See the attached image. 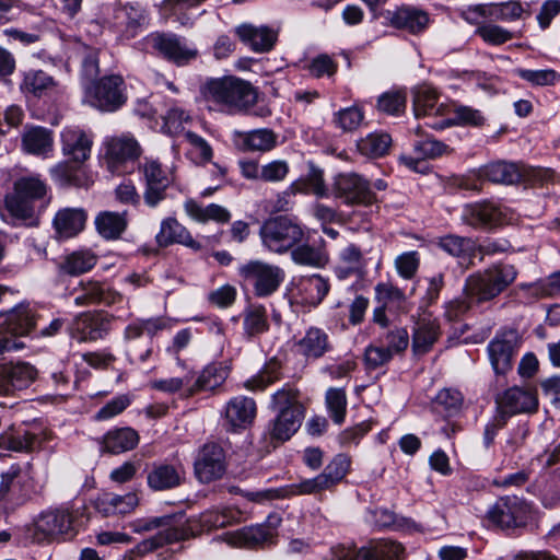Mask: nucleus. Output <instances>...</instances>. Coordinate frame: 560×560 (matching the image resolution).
Segmentation results:
<instances>
[{
  "label": "nucleus",
  "mask_w": 560,
  "mask_h": 560,
  "mask_svg": "<svg viewBox=\"0 0 560 560\" xmlns=\"http://www.w3.org/2000/svg\"><path fill=\"white\" fill-rule=\"evenodd\" d=\"M202 94L229 114L247 113L257 102L255 88L235 77L209 80L202 88Z\"/></svg>",
  "instance_id": "obj_1"
},
{
  "label": "nucleus",
  "mask_w": 560,
  "mask_h": 560,
  "mask_svg": "<svg viewBox=\"0 0 560 560\" xmlns=\"http://www.w3.org/2000/svg\"><path fill=\"white\" fill-rule=\"evenodd\" d=\"M182 517V515L177 514H167L163 516L138 518L130 522L129 527L136 534L159 529L154 536L139 542L135 551L139 555H145L165 545L185 540L188 534L179 524Z\"/></svg>",
  "instance_id": "obj_2"
},
{
  "label": "nucleus",
  "mask_w": 560,
  "mask_h": 560,
  "mask_svg": "<svg viewBox=\"0 0 560 560\" xmlns=\"http://www.w3.org/2000/svg\"><path fill=\"white\" fill-rule=\"evenodd\" d=\"M517 270L510 264H497L466 279L464 291L477 303L491 301L516 279Z\"/></svg>",
  "instance_id": "obj_3"
},
{
  "label": "nucleus",
  "mask_w": 560,
  "mask_h": 560,
  "mask_svg": "<svg viewBox=\"0 0 560 560\" xmlns=\"http://www.w3.org/2000/svg\"><path fill=\"white\" fill-rule=\"evenodd\" d=\"M479 176L489 182L503 185L518 183L544 184L552 180L553 172L550 168L498 161L483 166L479 172Z\"/></svg>",
  "instance_id": "obj_4"
},
{
  "label": "nucleus",
  "mask_w": 560,
  "mask_h": 560,
  "mask_svg": "<svg viewBox=\"0 0 560 560\" xmlns=\"http://www.w3.org/2000/svg\"><path fill=\"white\" fill-rule=\"evenodd\" d=\"M259 236L268 250L283 254L302 241L304 232L295 220L287 215H279L262 223Z\"/></svg>",
  "instance_id": "obj_5"
},
{
  "label": "nucleus",
  "mask_w": 560,
  "mask_h": 560,
  "mask_svg": "<svg viewBox=\"0 0 560 560\" xmlns=\"http://www.w3.org/2000/svg\"><path fill=\"white\" fill-rule=\"evenodd\" d=\"M238 275L253 288L257 298L272 295L285 279V271L280 266L259 259H252L241 265Z\"/></svg>",
  "instance_id": "obj_6"
},
{
  "label": "nucleus",
  "mask_w": 560,
  "mask_h": 560,
  "mask_svg": "<svg viewBox=\"0 0 560 560\" xmlns=\"http://www.w3.org/2000/svg\"><path fill=\"white\" fill-rule=\"evenodd\" d=\"M46 194L47 186L39 177H21L15 180L13 192L5 198L7 209L13 217L30 219L34 214V202Z\"/></svg>",
  "instance_id": "obj_7"
},
{
  "label": "nucleus",
  "mask_w": 560,
  "mask_h": 560,
  "mask_svg": "<svg viewBox=\"0 0 560 560\" xmlns=\"http://www.w3.org/2000/svg\"><path fill=\"white\" fill-rule=\"evenodd\" d=\"M530 505L515 495L499 498L487 511L486 520L501 529L526 526L530 517Z\"/></svg>",
  "instance_id": "obj_8"
},
{
  "label": "nucleus",
  "mask_w": 560,
  "mask_h": 560,
  "mask_svg": "<svg viewBox=\"0 0 560 560\" xmlns=\"http://www.w3.org/2000/svg\"><path fill=\"white\" fill-rule=\"evenodd\" d=\"M350 467L351 457L343 453L337 454L320 474L298 482L301 495H317L324 491H332L349 474Z\"/></svg>",
  "instance_id": "obj_9"
},
{
  "label": "nucleus",
  "mask_w": 560,
  "mask_h": 560,
  "mask_svg": "<svg viewBox=\"0 0 560 560\" xmlns=\"http://www.w3.org/2000/svg\"><path fill=\"white\" fill-rule=\"evenodd\" d=\"M332 192L347 206L369 207L377 201L368 179L357 173H341L335 177Z\"/></svg>",
  "instance_id": "obj_10"
},
{
  "label": "nucleus",
  "mask_w": 560,
  "mask_h": 560,
  "mask_svg": "<svg viewBox=\"0 0 560 560\" xmlns=\"http://www.w3.org/2000/svg\"><path fill=\"white\" fill-rule=\"evenodd\" d=\"M28 472L19 464L0 472V509L8 511L23 504L30 493Z\"/></svg>",
  "instance_id": "obj_11"
},
{
  "label": "nucleus",
  "mask_w": 560,
  "mask_h": 560,
  "mask_svg": "<svg viewBox=\"0 0 560 560\" xmlns=\"http://www.w3.org/2000/svg\"><path fill=\"white\" fill-rule=\"evenodd\" d=\"M520 346L521 337L515 329L501 330L490 340L487 352L497 375H505L512 370Z\"/></svg>",
  "instance_id": "obj_12"
},
{
  "label": "nucleus",
  "mask_w": 560,
  "mask_h": 560,
  "mask_svg": "<svg viewBox=\"0 0 560 560\" xmlns=\"http://www.w3.org/2000/svg\"><path fill=\"white\" fill-rule=\"evenodd\" d=\"M139 168L145 183L144 202L150 208H154L166 198V189L175 183L174 170L165 171L156 160L152 159H145Z\"/></svg>",
  "instance_id": "obj_13"
},
{
  "label": "nucleus",
  "mask_w": 560,
  "mask_h": 560,
  "mask_svg": "<svg viewBox=\"0 0 560 560\" xmlns=\"http://www.w3.org/2000/svg\"><path fill=\"white\" fill-rule=\"evenodd\" d=\"M86 96L100 110L114 112L126 102L124 80L120 75L104 77L88 88Z\"/></svg>",
  "instance_id": "obj_14"
},
{
  "label": "nucleus",
  "mask_w": 560,
  "mask_h": 560,
  "mask_svg": "<svg viewBox=\"0 0 560 560\" xmlns=\"http://www.w3.org/2000/svg\"><path fill=\"white\" fill-rule=\"evenodd\" d=\"M72 515L68 510L58 509L42 513L27 528L28 536L36 542L50 541L68 533Z\"/></svg>",
  "instance_id": "obj_15"
},
{
  "label": "nucleus",
  "mask_w": 560,
  "mask_h": 560,
  "mask_svg": "<svg viewBox=\"0 0 560 560\" xmlns=\"http://www.w3.org/2000/svg\"><path fill=\"white\" fill-rule=\"evenodd\" d=\"M72 294L74 295L73 302L79 307L94 304L112 306L124 301L120 292L96 280H81L79 285L73 289Z\"/></svg>",
  "instance_id": "obj_16"
},
{
  "label": "nucleus",
  "mask_w": 560,
  "mask_h": 560,
  "mask_svg": "<svg viewBox=\"0 0 560 560\" xmlns=\"http://www.w3.org/2000/svg\"><path fill=\"white\" fill-rule=\"evenodd\" d=\"M404 548L392 540L372 541L357 551L338 547L332 553L338 560H400Z\"/></svg>",
  "instance_id": "obj_17"
},
{
  "label": "nucleus",
  "mask_w": 560,
  "mask_h": 560,
  "mask_svg": "<svg viewBox=\"0 0 560 560\" xmlns=\"http://www.w3.org/2000/svg\"><path fill=\"white\" fill-rule=\"evenodd\" d=\"M226 469L223 447L214 442L207 443L195 463V474L199 481L208 483L220 479Z\"/></svg>",
  "instance_id": "obj_18"
},
{
  "label": "nucleus",
  "mask_w": 560,
  "mask_h": 560,
  "mask_svg": "<svg viewBox=\"0 0 560 560\" xmlns=\"http://www.w3.org/2000/svg\"><path fill=\"white\" fill-rule=\"evenodd\" d=\"M141 149L131 136H120L109 139L106 143V160L112 172L122 174L126 165L133 163L140 156Z\"/></svg>",
  "instance_id": "obj_19"
},
{
  "label": "nucleus",
  "mask_w": 560,
  "mask_h": 560,
  "mask_svg": "<svg viewBox=\"0 0 560 560\" xmlns=\"http://www.w3.org/2000/svg\"><path fill=\"white\" fill-rule=\"evenodd\" d=\"M499 412L511 417L518 413H533L538 408V397L534 388L518 386L506 389L495 399Z\"/></svg>",
  "instance_id": "obj_20"
},
{
  "label": "nucleus",
  "mask_w": 560,
  "mask_h": 560,
  "mask_svg": "<svg viewBox=\"0 0 560 560\" xmlns=\"http://www.w3.org/2000/svg\"><path fill=\"white\" fill-rule=\"evenodd\" d=\"M463 221L476 229H492L509 222L506 209L492 202L466 205Z\"/></svg>",
  "instance_id": "obj_21"
},
{
  "label": "nucleus",
  "mask_w": 560,
  "mask_h": 560,
  "mask_svg": "<svg viewBox=\"0 0 560 560\" xmlns=\"http://www.w3.org/2000/svg\"><path fill=\"white\" fill-rule=\"evenodd\" d=\"M110 318L102 312H86L78 315L71 326V336L80 342L104 338L110 329Z\"/></svg>",
  "instance_id": "obj_22"
},
{
  "label": "nucleus",
  "mask_w": 560,
  "mask_h": 560,
  "mask_svg": "<svg viewBox=\"0 0 560 560\" xmlns=\"http://www.w3.org/2000/svg\"><path fill=\"white\" fill-rule=\"evenodd\" d=\"M36 369L25 362L0 365V396L27 388L36 378Z\"/></svg>",
  "instance_id": "obj_23"
},
{
  "label": "nucleus",
  "mask_w": 560,
  "mask_h": 560,
  "mask_svg": "<svg viewBox=\"0 0 560 560\" xmlns=\"http://www.w3.org/2000/svg\"><path fill=\"white\" fill-rule=\"evenodd\" d=\"M240 40L257 54L269 52L278 40V32L269 26L243 23L235 27Z\"/></svg>",
  "instance_id": "obj_24"
},
{
  "label": "nucleus",
  "mask_w": 560,
  "mask_h": 560,
  "mask_svg": "<svg viewBox=\"0 0 560 560\" xmlns=\"http://www.w3.org/2000/svg\"><path fill=\"white\" fill-rule=\"evenodd\" d=\"M156 242L160 246H168L178 243L194 250H201L210 244V237H202L200 241L192 238L190 233L177 220L167 218L162 221L160 232L156 234Z\"/></svg>",
  "instance_id": "obj_25"
},
{
  "label": "nucleus",
  "mask_w": 560,
  "mask_h": 560,
  "mask_svg": "<svg viewBox=\"0 0 560 560\" xmlns=\"http://www.w3.org/2000/svg\"><path fill=\"white\" fill-rule=\"evenodd\" d=\"M230 374V368L222 362L206 365L197 375L195 382L186 387L185 397H192L200 392H215Z\"/></svg>",
  "instance_id": "obj_26"
},
{
  "label": "nucleus",
  "mask_w": 560,
  "mask_h": 560,
  "mask_svg": "<svg viewBox=\"0 0 560 560\" xmlns=\"http://www.w3.org/2000/svg\"><path fill=\"white\" fill-rule=\"evenodd\" d=\"M92 138L79 127H67L61 132L62 152L77 163H83L90 158Z\"/></svg>",
  "instance_id": "obj_27"
},
{
  "label": "nucleus",
  "mask_w": 560,
  "mask_h": 560,
  "mask_svg": "<svg viewBox=\"0 0 560 560\" xmlns=\"http://www.w3.org/2000/svg\"><path fill=\"white\" fill-rule=\"evenodd\" d=\"M304 418V411L296 409L277 412L273 420L269 422L267 434L271 442L283 443L289 441L300 429Z\"/></svg>",
  "instance_id": "obj_28"
},
{
  "label": "nucleus",
  "mask_w": 560,
  "mask_h": 560,
  "mask_svg": "<svg viewBox=\"0 0 560 560\" xmlns=\"http://www.w3.org/2000/svg\"><path fill=\"white\" fill-rule=\"evenodd\" d=\"M257 407L253 398L236 396L231 398L224 408V418L233 429H245L256 418Z\"/></svg>",
  "instance_id": "obj_29"
},
{
  "label": "nucleus",
  "mask_w": 560,
  "mask_h": 560,
  "mask_svg": "<svg viewBox=\"0 0 560 560\" xmlns=\"http://www.w3.org/2000/svg\"><path fill=\"white\" fill-rule=\"evenodd\" d=\"M152 46L166 59L178 66L185 65L197 57V50L187 47L176 36L158 34L152 38Z\"/></svg>",
  "instance_id": "obj_30"
},
{
  "label": "nucleus",
  "mask_w": 560,
  "mask_h": 560,
  "mask_svg": "<svg viewBox=\"0 0 560 560\" xmlns=\"http://www.w3.org/2000/svg\"><path fill=\"white\" fill-rule=\"evenodd\" d=\"M86 219L83 208H63L55 214L52 225L60 238H71L84 230Z\"/></svg>",
  "instance_id": "obj_31"
},
{
  "label": "nucleus",
  "mask_w": 560,
  "mask_h": 560,
  "mask_svg": "<svg viewBox=\"0 0 560 560\" xmlns=\"http://www.w3.org/2000/svg\"><path fill=\"white\" fill-rule=\"evenodd\" d=\"M235 142L244 152H268L277 145V135L268 128L235 131Z\"/></svg>",
  "instance_id": "obj_32"
},
{
  "label": "nucleus",
  "mask_w": 560,
  "mask_h": 560,
  "mask_svg": "<svg viewBox=\"0 0 560 560\" xmlns=\"http://www.w3.org/2000/svg\"><path fill=\"white\" fill-rule=\"evenodd\" d=\"M298 351L306 359H319L330 351L331 345L328 335L320 328L311 327L298 343Z\"/></svg>",
  "instance_id": "obj_33"
},
{
  "label": "nucleus",
  "mask_w": 560,
  "mask_h": 560,
  "mask_svg": "<svg viewBox=\"0 0 560 560\" xmlns=\"http://www.w3.org/2000/svg\"><path fill=\"white\" fill-rule=\"evenodd\" d=\"M138 443V432L129 427L109 430L102 440L103 450L110 454H121L131 451Z\"/></svg>",
  "instance_id": "obj_34"
},
{
  "label": "nucleus",
  "mask_w": 560,
  "mask_h": 560,
  "mask_svg": "<svg viewBox=\"0 0 560 560\" xmlns=\"http://www.w3.org/2000/svg\"><path fill=\"white\" fill-rule=\"evenodd\" d=\"M138 505L139 498L135 492L124 495L105 493L96 502L97 510L106 516L131 513Z\"/></svg>",
  "instance_id": "obj_35"
},
{
  "label": "nucleus",
  "mask_w": 560,
  "mask_h": 560,
  "mask_svg": "<svg viewBox=\"0 0 560 560\" xmlns=\"http://www.w3.org/2000/svg\"><path fill=\"white\" fill-rule=\"evenodd\" d=\"M148 486L155 491H163L178 487L183 480V471L170 464L153 465L149 471Z\"/></svg>",
  "instance_id": "obj_36"
},
{
  "label": "nucleus",
  "mask_w": 560,
  "mask_h": 560,
  "mask_svg": "<svg viewBox=\"0 0 560 560\" xmlns=\"http://www.w3.org/2000/svg\"><path fill=\"white\" fill-rule=\"evenodd\" d=\"M441 334L440 325L435 319H420L413 330L412 350L416 354H424L431 350Z\"/></svg>",
  "instance_id": "obj_37"
},
{
  "label": "nucleus",
  "mask_w": 560,
  "mask_h": 560,
  "mask_svg": "<svg viewBox=\"0 0 560 560\" xmlns=\"http://www.w3.org/2000/svg\"><path fill=\"white\" fill-rule=\"evenodd\" d=\"M445 106L439 104L438 92L429 86L421 85L413 92V113L417 118L422 116L443 115Z\"/></svg>",
  "instance_id": "obj_38"
},
{
  "label": "nucleus",
  "mask_w": 560,
  "mask_h": 560,
  "mask_svg": "<svg viewBox=\"0 0 560 560\" xmlns=\"http://www.w3.org/2000/svg\"><path fill=\"white\" fill-rule=\"evenodd\" d=\"M128 226L127 212L103 211L95 218L97 233L105 240H117Z\"/></svg>",
  "instance_id": "obj_39"
},
{
  "label": "nucleus",
  "mask_w": 560,
  "mask_h": 560,
  "mask_svg": "<svg viewBox=\"0 0 560 560\" xmlns=\"http://www.w3.org/2000/svg\"><path fill=\"white\" fill-rule=\"evenodd\" d=\"M339 265L335 268L338 279L342 280L351 275L363 273L366 262L363 254L354 244L347 245L339 254Z\"/></svg>",
  "instance_id": "obj_40"
},
{
  "label": "nucleus",
  "mask_w": 560,
  "mask_h": 560,
  "mask_svg": "<svg viewBox=\"0 0 560 560\" xmlns=\"http://www.w3.org/2000/svg\"><path fill=\"white\" fill-rule=\"evenodd\" d=\"M23 149L31 154L44 155L52 150V132L44 127H26L22 137Z\"/></svg>",
  "instance_id": "obj_41"
},
{
  "label": "nucleus",
  "mask_w": 560,
  "mask_h": 560,
  "mask_svg": "<svg viewBox=\"0 0 560 560\" xmlns=\"http://www.w3.org/2000/svg\"><path fill=\"white\" fill-rule=\"evenodd\" d=\"M390 25L396 28L407 30L412 34L423 32L429 24V15L412 8H400L396 10L390 19Z\"/></svg>",
  "instance_id": "obj_42"
},
{
  "label": "nucleus",
  "mask_w": 560,
  "mask_h": 560,
  "mask_svg": "<svg viewBox=\"0 0 560 560\" xmlns=\"http://www.w3.org/2000/svg\"><path fill=\"white\" fill-rule=\"evenodd\" d=\"M275 529L268 525H256L237 530L232 536V544L238 547L256 548L271 544Z\"/></svg>",
  "instance_id": "obj_43"
},
{
  "label": "nucleus",
  "mask_w": 560,
  "mask_h": 560,
  "mask_svg": "<svg viewBox=\"0 0 560 560\" xmlns=\"http://www.w3.org/2000/svg\"><path fill=\"white\" fill-rule=\"evenodd\" d=\"M35 326V316L28 305H19L7 315L2 330L11 336H25Z\"/></svg>",
  "instance_id": "obj_44"
},
{
  "label": "nucleus",
  "mask_w": 560,
  "mask_h": 560,
  "mask_svg": "<svg viewBox=\"0 0 560 560\" xmlns=\"http://www.w3.org/2000/svg\"><path fill=\"white\" fill-rule=\"evenodd\" d=\"M43 438L30 431L0 434V448L15 452H33L40 447Z\"/></svg>",
  "instance_id": "obj_45"
},
{
  "label": "nucleus",
  "mask_w": 560,
  "mask_h": 560,
  "mask_svg": "<svg viewBox=\"0 0 560 560\" xmlns=\"http://www.w3.org/2000/svg\"><path fill=\"white\" fill-rule=\"evenodd\" d=\"M185 210L189 217L199 222L212 220L218 223H226L231 219L230 211L217 203L202 207L195 200H188L185 202Z\"/></svg>",
  "instance_id": "obj_46"
},
{
  "label": "nucleus",
  "mask_w": 560,
  "mask_h": 560,
  "mask_svg": "<svg viewBox=\"0 0 560 560\" xmlns=\"http://www.w3.org/2000/svg\"><path fill=\"white\" fill-rule=\"evenodd\" d=\"M438 246L448 255L465 260L471 259L477 250V244L472 238L453 234L440 237Z\"/></svg>",
  "instance_id": "obj_47"
},
{
  "label": "nucleus",
  "mask_w": 560,
  "mask_h": 560,
  "mask_svg": "<svg viewBox=\"0 0 560 560\" xmlns=\"http://www.w3.org/2000/svg\"><path fill=\"white\" fill-rule=\"evenodd\" d=\"M96 262L97 256L92 250H75L65 257L60 270L69 276H79L90 271Z\"/></svg>",
  "instance_id": "obj_48"
},
{
  "label": "nucleus",
  "mask_w": 560,
  "mask_h": 560,
  "mask_svg": "<svg viewBox=\"0 0 560 560\" xmlns=\"http://www.w3.org/2000/svg\"><path fill=\"white\" fill-rule=\"evenodd\" d=\"M481 12L492 20L512 22L522 19L525 10L517 0L501 3H487V7L479 8Z\"/></svg>",
  "instance_id": "obj_49"
},
{
  "label": "nucleus",
  "mask_w": 560,
  "mask_h": 560,
  "mask_svg": "<svg viewBox=\"0 0 560 560\" xmlns=\"http://www.w3.org/2000/svg\"><path fill=\"white\" fill-rule=\"evenodd\" d=\"M240 520V511L233 508L211 509L200 515V524L207 529H218Z\"/></svg>",
  "instance_id": "obj_50"
},
{
  "label": "nucleus",
  "mask_w": 560,
  "mask_h": 560,
  "mask_svg": "<svg viewBox=\"0 0 560 560\" xmlns=\"http://www.w3.org/2000/svg\"><path fill=\"white\" fill-rule=\"evenodd\" d=\"M392 145V137L385 132H373L358 142L359 151L370 158L385 155Z\"/></svg>",
  "instance_id": "obj_51"
},
{
  "label": "nucleus",
  "mask_w": 560,
  "mask_h": 560,
  "mask_svg": "<svg viewBox=\"0 0 560 560\" xmlns=\"http://www.w3.org/2000/svg\"><path fill=\"white\" fill-rule=\"evenodd\" d=\"M280 369L279 361L270 360L258 374L244 383V387L252 392L265 390L269 385L280 380Z\"/></svg>",
  "instance_id": "obj_52"
},
{
  "label": "nucleus",
  "mask_w": 560,
  "mask_h": 560,
  "mask_svg": "<svg viewBox=\"0 0 560 560\" xmlns=\"http://www.w3.org/2000/svg\"><path fill=\"white\" fill-rule=\"evenodd\" d=\"M325 404L332 421L340 425L347 413V395L343 388L330 387L325 395Z\"/></svg>",
  "instance_id": "obj_53"
},
{
  "label": "nucleus",
  "mask_w": 560,
  "mask_h": 560,
  "mask_svg": "<svg viewBox=\"0 0 560 560\" xmlns=\"http://www.w3.org/2000/svg\"><path fill=\"white\" fill-rule=\"evenodd\" d=\"M244 331L254 337L269 329L266 308L262 305H250L244 313Z\"/></svg>",
  "instance_id": "obj_54"
},
{
  "label": "nucleus",
  "mask_w": 560,
  "mask_h": 560,
  "mask_svg": "<svg viewBox=\"0 0 560 560\" xmlns=\"http://www.w3.org/2000/svg\"><path fill=\"white\" fill-rule=\"evenodd\" d=\"M296 495H301L298 482L287 485L281 488H271L259 491H247L244 493V497L248 501L256 503H264L267 501H273L278 499H284Z\"/></svg>",
  "instance_id": "obj_55"
},
{
  "label": "nucleus",
  "mask_w": 560,
  "mask_h": 560,
  "mask_svg": "<svg viewBox=\"0 0 560 560\" xmlns=\"http://www.w3.org/2000/svg\"><path fill=\"white\" fill-rule=\"evenodd\" d=\"M270 408L277 412L290 409L304 411L302 404L299 401V390L290 386H284L272 394Z\"/></svg>",
  "instance_id": "obj_56"
},
{
  "label": "nucleus",
  "mask_w": 560,
  "mask_h": 560,
  "mask_svg": "<svg viewBox=\"0 0 560 560\" xmlns=\"http://www.w3.org/2000/svg\"><path fill=\"white\" fill-rule=\"evenodd\" d=\"M515 74L533 86L555 85L560 80V74L553 69H515Z\"/></svg>",
  "instance_id": "obj_57"
},
{
  "label": "nucleus",
  "mask_w": 560,
  "mask_h": 560,
  "mask_svg": "<svg viewBox=\"0 0 560 560\" xmlns=\"http://www.w3.org/2000/svg\"><path fill=\"white\" fill-rule=\"evenodd\" d=\"M291 258L295 264L313 267H322L327 261V257L322 250L306 244L292 249Z\"/></svg>",
  "instance_id": "obj_58"
},
{
  "label": "nucleus",
  "mask_w": 560,
  "mask_h": 560,
  "mask_svg": "<svg viewBox=\"0 0 560 560\" xmlns=\"http://www.w3.org/2000/svg\"><path fill=\"white\" fill-rule=\"evenodd\" d=\"M295 191L304 194L313 192L315 196L320 198L327 197L328 188L324 182L323 171L312 165L304 182L296 185Z\"/></svg>",
  "instance_id": "obj_59"
},
{
  "label": "nucleus",
  "mask_w": 560,
  "mask_h": 560,
  "mask_svg": "<svg viewBox=\"0 0 560 560\" xmlns=\"http://www.w3.org/2000/svg\"><path fill=\"white\" fill-rule=\"evenodd\" d=\"M476 34L480 36L483 42L494 46L502 45L514 38L512 32L491 23L479 24L476 28Z\"/></svg>",
  "instance_id": "obj_60"
},
{
  "label": "nucleus",
  "mask_w": 560,
  "mask_h": 560,
  "mask_svg": "<svg viewBox=\"0 0 560 560\" xmlns=\"http://www.w3.org/2000/svg\"><path fill=\"white\" fill-rule=\"evenodd\" d=\"M328 280L319 275H313L303 281V289L307 295L310 303L317 305L329 291Z\"/></svg>",
  "instance_id": "obj_61"
},
{
  "label": "nucleus",
  "mask_w": 560,
  "mask_h": 560,
  "mask_svg": "<svg viewBox=\"0 0 560 560\" xmlns=\"http://www.w3.org/2000/svg\"><path fill=\"white\" fill-rule=\"evenodd\" d=\"M52 86V78L42 70L30 71L24 77L23 89L34 95H42Z\"/></svg>",
  "instance_id": "obj_62"
},
{
  "label": "nucleus",
  "mask_w": 560,
  "mask_h": 560,
  "mask_svg": "<svg viewBox=\"0 0 560 560\" xmlns=\"http://www.w3.org/2000/svg\"><path fill=\"white\" fill-rule=\"evenodd\" d=\"M363 120V113L355 106L340 109L334 115V124L342 131L355 130Z\"/></svg>",
  "instance_id": "obj_63"
},
{
  "label": "nucleus",
  "mask_w": 560,
  "mask_h": 560,
  "mask_svg": "<svg viewBox=\"0 0 560 560\" xmlns=\"http://www.w3.org/2000/svg\"><path fill=\"white\" fill-rule=\"evenodd\" d=\"M377 108L388 115H398L406 108V95L399 91L385 92L377 100Z\"/></svg>",
  "instance_id": "obj_64"
}]
</instances>
